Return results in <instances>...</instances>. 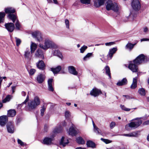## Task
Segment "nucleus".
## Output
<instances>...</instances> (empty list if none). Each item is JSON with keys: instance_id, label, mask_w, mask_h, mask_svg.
<instances>
[{"instance_id": "412c9836", "label": "nucleus", "mask_w": 149, "mask_h": 149, "mask_svg": "<svg viewBox=\"0 0 149 149\" xmlns=\"http://www.w3.org/2000/svg\"><path fill=\"white\" fill-rule=\"evenodd\" d=\"M45 79V76L42 74H40L37 76L36 80L39 83L41 84L42 83Z\"/></svg>"}, {"instance_id": "b1692460", "label": "nucleus", "mask_w": 149, "mask_h": 149, "mask_svg": "<svg viewBox=\"0 0 149 149\" xmlns=\"http://www.w3.org/2000/svg\"><path fill=\"white\" fill-rule=\"evenodd\" d=\"M61 67L60 65H58L55 68H51V70L54 74L58 73L61 70Z\"/></svg>"}, {"instance_id": "8fccbe9b", "label": "nucleus", "mask_w": 149, "mask_h": 149, "mask_svg": "<svg viewBox=\"0 0 149 149\" xmlns=\"http://www.w3.org/2000/svg\"><path fill=\"white\" fill-rule=\"evenodd\" d=\"M120 107L123 110H124L125 111H129L130 110V109L126 108L124 105H120Z\"/></svg>"}, {"instance_id": "de8ad7c7", "label": "nucleus", "mask_w": 149, "mask_h": 149, "mask_svg": "<svg viewBox=\"0 0 149 149\" xmlns=\"http://www.w3.org/2000/svg\"><path fill=\"white\" fill-rule=\"evenodd\" d=\"M94 132L98 134H101V133L100 132V130L97 127L93 128Z\"/></svg>"}, {"instance_id": "39448f33", "label": "nucleus", "mask_w": 149, "mask_h": 149, "mask_svg": "<svg viewBox=\"0 0 149 149\" xmlns=\"http://www.w3.org/2000/svg\"><path fill=\"white\" fill-rule=\"evenodd\" d=\"M134 60V63L139 65L146 63L148 61V58L146 56L142 54L138 56Z\"/></svg>"}, {"instance_id": "6e6552de", "label": "nucleus", "mask_w": 149, "mask_h": 149, "mask_svg": "<svg viewBox=\"0 0 149 149\" xmlns=\"http://www.w3.org/2000/svg\"><path fill=\"white\" fill-rule=\"evenodd\" d=\"M31 34L33 37L36 39L38 41L40 42L42 41V36L40 32L36 31L32 32Z\"/></svg>"}, {"instance_id": "680f3d73", "label": "nucleus", "mask_w": 149, "mask_h": 149, "mask_svg": "<svg viewBox=\"0 0 149 149\" xmlns=\"http://www.w3.org/2000/svg\"><path fill=\"white\" fill-rule=\"evenodd\" d=\"M53 79H49L48 81V85H52V83L53 81Z\"/></svg>"}, {"instance_id": "f8f14e48", "label": "nucleus", "mask_w": 149, "mask_h": 149, "mask_svg": "<svg viewBox=\"0 0 149 149\" xmlns=\"http://www.w3.org/2000/svg\"><path fill=\"white\" fill-rule=\"evenodd\" d=\"M102 93V92L100 90L96 88H93L90 92V94L94 97L98 96L100 94Z\"/></svg>"}, {"instance_id": "4d7b16f0", "label": "nucleus", "mask_w": 149, "mask_h": 149, "mask_svg": "<svg viewBox=\"0 0 149 149\" xmlns=\"http://www.w3.org/2000/svg\"><path fill=\"white\" fill-rule=\"evenodd\" d=\"M65 23L66 25V27L68 29H69V21L68 19L65 20Z\"/></svg>"}, {"instance_id": "a19ab883", "label": "nucleus", "mask_w": 149, "mask_h": 149, "mask_svg": "<svg viewBox=\"0 0 149 149\" xmlns=\"http://www.w3.org/2000/svg\"><path fill=\"white\" fill-rule=\"evenodd\" d=\"M5 16V14L4 12H0V23L3 22Z\"/></svg>"}, {"instance_id": "393cba45", "label": "nucleus", "mask_w": 149, "mask_h": 149, "mask_svg": "<svg viewBox=\"0 0 149 149\" xmlns=\"http://www.w3.org/2000/svg\"><path fill=\"white\" fill-rule=\"evenodd\" d=\"M24 55L25 58L28 59H30L31 57V56L29 49H26V50L24 52Z\"/></svg>"}, {"instance_id": "49530a36", "label": "nucleus", "mask_w": 149, "mask_h": 149, "mask_svg": "<svg viewBox=\"0 0 149 149\" xmlns=\"http://www.w3.org/2000/svg\"><path fill=\"white\" fill-rule=\"evenodd\" d=\"M15 39L16 40V45L17 46H18L20 44L21 41L20 39L17 37H15Z\"/></svg>"}, {"instance_id": "5fc2aeb1", "label": "nucleus", "mask_w": 149, "mask_h": 149, "mask_svg": "<svg viewBox=\"0 0 149 149\" xmlns=\"http://www.w3.org/2000/svg\"><path fill=\"white\" fill-rule=\"evenodd\" d=\"M70 112L68 111H66L65 113V116L66 118H68L70 116Z\"/></svg>"}, {"instance_id": "c03bdc74", "label": "nucleus", "mask_w": 149, "mask_h": 149, "mask_svg": "<svg viewBox=\"0 0 149 149\" xmlns=\"http://www.w3.org/2000/svg\"><path fill=\"white\" fill-rule=\"evenodd\" d=\"M81 2L85 4H89L90 3L91 0H80Z\"/></svg>"}, {"instance_id": "e433bc0d", "label": "nucleus", "mask_w": 149, "mask_h": 149, "mask_svg": "<svg viewBox=\"0 0 149 149\" xmlns=\"http://www.w3.org/2000/svg\"><path fill=\"white\" fill-rule=\"evenodd\" d=\"M106 74L110 78H111L110 69L108 66L107 65L105 67Z\"/></svg>"}, {"instance_id": "ea45409f", "label": "nucleus", "mask_w": 149, "mask_h": 149, "mask_svg": "<svg viewBox=\"0 0 149 149\" xmlns=\"http://www.w3.org/2000/svg\"><path fill=\"white\" fill-rule=\"evenodd\" d=\"M63 130V128L61 126L58 127L56 128L54 131V133H59L61 132Z\"/></svg>"}, {"instance_id": "864d4df0", "label": "nucleus", "mask_w": 149, "mask_h": 149, "mask_svg": "<svg viewBox=\"0 0 149 149\" xmlns=\"http://www.w3.org/2000/svg\"><path fill=\"white\" fill-rule=\"evenodd\" d=\"M18 143L21 146H24L25 145V144L21 140L18 139H17Z\"/></svg>"}, {"instance_id": "423d86ee", "label": "nucleus", "mask_w": 149, "mask_h": 149, "mask_svg": "<svg viewBox=\"0 0 149 149\" xmlns=\"http://www.w3.org/2000/svg\"><path fill=\"white\" fill-rule=\"evenodd\" d=\"M131 6L133 9L136 11H139L141 8V4L139 0H133Z\"/></svg>"}, {"instance_id": "09e8293b", "label": "nucleus", "mask_w": 149, "mask_h": 149, "mask_svg": "<svg viewBox=\"0 0 149 149\" xmlns=\"http://www.w3.org/2000/svg\"><path fill=\"white\" fill-rule=\"evenodd\" d=\"M45 109L46 107H44V106L42 107L41 109H40L41 115V116H42L44 115Z\"/></svg>"}, {"instance_id": "5701e85b", "label": "nucleus", "mask_w": 149, "mask_h": 149, "mask_svg": "<svg viewBox=\"0 0 149 149\" xmlns=\"http://www.w3.org/2000/svg\"><path fill=\"white\" fill-rule=\"evenodd\" d=\"M5 13L7 14L14 13L15 11V10L13 8L11 7H8L5 9Z\"/></svg>"}, {"instance_id": "f03ea898", "label": "nucleus", "mask_w": 149, "mask_h": 149, "mask_svg": "<svg viewBox=\"0 0 149 149\" xmlns=\"http://www.w3.org/2000/svg\"><path fill=\"white\" fill-rule=\"evenodd\" d=\"M141 118H137L133 119L132 121L125 126V129L127 130H131L135 129L139 127L142 123V121L140 120Z\"/></svg>"}, {"instance_id": "20e7f679", "label": "nucleus", "mask_w": 149, "mask_h": 149, "mask_svg": "<svg viewBox=\"0 0 149 149\" xmlns=\"http://www.w3.org/2000/svg\"><path fill=\"white\" fill-rule=\"evenodd\" d=\"M106 8L108 10H112L116 12L118 10V7L117 4L115 3H113L111 0H108L107 2Z\"/></svg>"}, {"instance_id": "c756f323", "label": "nucleus", "mask_w": 149, "mask_h": 149, "mask_svg": "<svg viewBox=\"0 0 149 149\" xmlns=\"http://www.w3.org/2000/svg\"><path fill=\"white\" fill-rule=\"evenodd\" d=\"M137 77H136L133 78V82L130 86V88L132 89H134L137 87Z\"/></svg>"}, {"instance_id": "37998d69", "label": "nucleus", "mask_w": 149, "mask_h": 149, "mask_svg": "<svg viewBox=\"0 0 149 149\" xmlns=\"http://www.w3.org/2000/svg\"><path fill=\"white\" fill-rule=\"evenodd\" d=\"M15 25L16 29L17 30H19L20 29L21 27V25L19 22V20L18 19H17L16 22L15 24Z\"/></svg>"}, {"instance_id": "052dcab7", "label": "nucleus", "mask_w": 149, "mask_h": 149, "mask_svg": "<svg viewBox=\"0 0 149 149\" xmlns=\"http://www.w3.org/2000/svg\"><path fill=\"white\" fill-rule=\"evenodd\" d=\"M48 89L49 91H53L54 90V88L52 87V85H48Z\"/></svg>"}, {"instance_id": "a211bd4d", "label": "nucleus", "mask_w": 149, "mask_h": 149, "mask_svg": "<svg viewBox=\"0 0 149 149\" xmlns=\"http://www.w3.org/2000/svg\"><path fill=\"white\" fill-rule=\"evenodd\" d=\"M68 70L69 72L74 75H77L78 74V72L76 71L75 68L72 66L68 67Z\"/></svg>"}, {"instance_id": "72a5a7b5", "label": "nucleus", "mask_w": 149, "mask_h": 149, "mask_svg": "<svg viewBox=\"0 0 149 149\" xmlns=\"http://www.w3.org/2000/svg\"><path fill=\"white\" fill-rule=\"evenodd\" d=\"M86 145L88 147H91L93 148L95 147V143L91 141H87L86 142Z\"/></svg>"}, {"instance_id": "7ed1b4c3", "label": "nucleus", "mask_w": 149, "mask_h": 149, "mask_svg": "<svg viewBox=\"0 0 149 149\" xmlns=\"http://www.w3.org/2000/svg\"><path fill=\"white\" fill-rule=\"evenodd\" d=\"M39 46L40 48L45 50H46L49 48L56 49L58 48L57 45L48 38L45 39L44 44H39Z\"/></svg>"}, {"instance_id": "7c9ffc66", "label": "nucleus", "mask_w": 149, "mask_h": 149, "mask_svg": "<svg viewBox=\"0 0 149 149\" xmlns=\"http://www.w3.org/2000/svg\"><path fill=\"white\" fill-rule=\"evenodd\" d=\"M137 13L134 11H132L129 16V19H131L132 20H134L137 17Z\"/></svg>"}, {"instance_id": "6ab92c4d", "label": "nucleus", "mask_w": 149, "mask_h": 149, "mask_svg": "<svg viewBox=\"0 0 149 149\" xmlns=\"http://www.w3.org/2000/svg\"><path fill=\"white\" fill-rule=\"evenodd\" d=\"M77 134V132L75 129L72 126L69 129V134L72 136H75Z\"/></svg>"}, {"instance_id": "f704fd0d", "label": "nucleus", "mask_w": 149, "mask_h": 149, "mask_svg": "<svg viewBox=\"0 0 149 149\" xmlns=\"http://www.w3.org/2000/svg\"><path fill=\"white\" fill-rule=\"evenodd\" d=\"M29 96L28 95L27 96L26 98L24 101L21 104H19L17 106V108L18 109H20L22 107V106L24 104H26L27 102L29 100Z\"/></svg>"}, {"instance_id": "2f4dec72", "label": "nucleus", "mask_w": 149, "mask_h": 149, "mask_svg": "<svg viewBox=\"0 0 149 149\" xmlns=\"http://www.w3.org/2000/svg\"><path fill=\"white\" fill-rule=\"evenodd\" d=\"M123 135L125 136L128 137H137L138 136V132H133L128 134H124Z\"/></svg>"}, {"instance_id": "f3484780", "label": "nucleus", "mask_w": 149, "mask_h": 149, "mask_svg": "<svg viewBox=\"0 0 149 149\" xmlns=\"http://www.w3.org/2000/svg\"><path fill=\"white\" fill-rule=\"evenodd\" d=\"M106 0H95L94 1V6L96 7H99L100 6L103 5Z\"/></svg>"}, {"instance_id": "e2e57ef3", "label": "nucleus", "mask_w": 149, "mask_h": 149, "mask_svg": "<svg viewBox=\"0 0 149 149\" xmlns=\"http://www.w3.org/2000/svg\"><path fill=\"white\" fill-rule=\"evenodd\" d=\"M143 125H149V120H147L144 122Z\"/></svg>"}, {"instance_id": "c9c22d12", "label": "nucleus", "mask_w": 149, "mask_h": 149, "mask_svg": "<svg viewBox=\"0 0 149 149\" xmlns=\"http://www.w3.org/2000/svg\"><path fill=\"white\" fill-rule=\"evenodd\" d=\"M76 141L79 144H84L85 143L84 140L81 137L77 138L76 139Z\"/></svg>"}, {"instance_id": "a18cd8bd", "label": "nucleus", "mask_w": 149, "mask_h": 149, "mask_svg": "<svg viewBox=\"0 0 149 149\" xmlns=\"http://www.w3.org/2000/svg\"><path fill=\"white\" fill-rule=\"evenodd\" d=\"M87 48L88 47L86 46L85 45H83L80 49V52L82 53H83Z\"/></svg>"}, {"instance_id": "473e14b6", "label": "nucleus", "mask_w": 149, "mask_h": 149, "mask_svg": "<svg viewBox=\"0 0 149 149\" xmlns=\"http://www.w3.org/2000/svg\"><path fill=\"white\" fill-rule=\"evenodd\" d=\"M53 55L57 56L61 59L63 57V56L61 52L58 50H55L54 51Z\"/></svg>"}, {"instance_id": "4be33fe9", "label": "nucleus", "mask_w": 149, "mask_h": 149, "mask_svg": "<svg viewBox=\"0 0 149 149\" xmlns=\"http://www.w3.org/2000/svg\"><path fill=\"white\" fill-rule=\"evenodd\" d=\"M69 142L68 139H65L64 137L62 136L60 142V144L63 146V147L65 146L69 143Z\"/></svg>"}, {"instance_id": "c85d7f7f", "label": "nucleus", "mask_w": 149, "mask_h": 149, "mask_svg": "<svg viewBox=\"0 0 149 149\" xmlns=\"http://www.w3.org/2000/svg\"><path fill=\"white\" fill-rule=\"evenodd\" d=\"M31 43L30 46V49L31 53L32 54L34 53L36 49L37 48V45L36 44L32 42H31Z\"/></svg>"}, {"instance_id": "9b49d317", "label": "nucleus", "mask_w": 149, "mask_h": 149, "mask_svg": "<svg viewBox=\"0 0 149 149\" xmlns=\"http://www.w3.org/2000/svg\"><path fill=\"white\" fill-rule=\"evenodd\" d=\"M6 29L10 32H12L15 29V26L13 23L10 22L6 23L5 24Z\"/></svg>"}, {"instance_id": "338daca9", "label": "nucleus", "mask_w": 149, "mask_h": 149, "mask_svg": "<svg viewBox=\"0 0 149 149\" xmlns=\"http://www.w3.org/2000/svg\"><path fill=\"white\" fill-rule=\"evenodd\" d=\"M79 1H76L73 4V5L74 6H77L78 4H79Z\"/></svg>"}, {"instance_id": "bf43d9fd", "label": "nucleus", "mask_w": 149, "mask_h": 149, "mask_svg": "<svg viewBox=\"0 0 149 149\" xmlns=\"http://www.w3.org/2000/svg\"><path fill=\"white\" fill-rule=\"evenodd\" d=\"M116 123L114 122H112L110 125V127L111 129H113L115 126Z\"/></svg>"}, {"instance_id": "0e129e2a", "label": "nucleus", "mask_w": 149, "mask_h": 149, "mask_svg": "<svg viewBox=\"0 0 149 149\" xmlns=\"http://www.w3.org/2000/svg\"><path fill=\"white\" fill-rule=\"evenodd\" d=\"M48 127L46 124H45L44 125V131L45 132H47L48 130Z\"/></svg>"}, {"instance_id": "79ce46f5", "label": "nucleus", "mask_w": 149, "mask_h": 149, "mask_svg": "<svg viewBox=\"0 0 149 149\" xmlns=\"http://www.w3.org/2000/svg\"><path fill=\"white\" fill-rule=\"evenodd\" d=\"M93 55L92 53H88L83 58V60L84 61H86L87 59H89V58L91 56Z\"/></svg>"}, {"instance_id": "1a4fd4ad", "label": "nucleus", "mask_w": 149, "mask_h": 149, "mask_svg": "<svg viewBox=\"0 0 149 149\" xmlns=\"http://www.w3.org/2000/svg\"><path fill=\"white\" fill-rule=\"evenodd\" d=\"M54 140V136L49 137H45L43 140L42 143L46 145H49L51 144L52 141Z\"/></svg>"}, {"instance_id": "6e6d98bb", "label": "nucleus", "mask_w": 149, "mask_h": 149, "mask_svg": "<svg viewBox=\"0 0 149 149\" xmlns=\"http://www.w3.org/2000/svg\"><path fill=\"white\" fill-rule=\"evenodd\" d=\"M123 97H125L127 99H130L134 98V97L132 96H130L129 95H123Z\"/></svg>"}, {"instance_id": "4468645a", "label": "nucleus", "mask_w": 149, "mask_h": 149, "mask_svg": "<svg viewBox=\"0 0 149 149\" xmlns=\"http://www.w3.org/2000/svg\"><path fill=\"white\" fill-rule=\"evenodd\" d=\"M117 50V47H113L109 49L107 57L108 58L111 59L113 57V55L115 54Z\"/></svg>"}, {"instance_id": "aec40b11", "label": "nucleus", "mask_w": 149, "mask_h": 149, "mask_svg": "<svg viewBox=\"0 0 149 149\" xmlns=\"http://www.w3.org/2000/svg\"><path fill=\"white\" fill-rule=\"evenodd\" d=\"M127 83V81L126 78H123L121 80H119L117 83L118 86H120L126 85Z\"/></svg>"}, {"instance_id": "ddd939ff", "label": "nucleus", "mask_w": 149, "mask_h": 149, "mask_svg": "<svg viewBox=\"0 0 149 149\" xmlns=\"http://www.w3.org/2000/svg\"><path fill=\"white\" fill-rule=\"evenodd\" d=\"M6 127L8 132L10 133H13L14 131L13 124L11 122H9L6 125Z\"/></svg>"}, {"instance_id": "603ef678", "label": "nucleus", "mask_w": 149, "mask_h": 149, "mask_svg": "<svg viewBox=\"0 0 149 149\" xmlns=\"http://www.w3.org/2000/svg\"><path fill=\"white\" fill-rule=\"evenodd\" d=\"M36 72V70L34 69H31L29 71V73L30 75H33Z\"/></svg>"}, {"instance_id": "a878e982", "label": "nucleus", "mask_w": 149, "mask_h": 149, "mask_svg": "<svg viewBox=\"0 0 149 149\" xmlns=\"http://www.w3.org/2000/svg\"><path fill=\"white\" fill-rule=\"evenodd\" d=\"M137 43V42L132 44L131 43L128 42L126 45L125 48L129 50L130 51H131L134 47V45Z\"/></svg>"}, {"instance_id": "3c124183", "label": "nucleus", "mask_w": 149, "mask_h": 149, "mask_svg": "<svg viewBox=\"0 0 149 149\" xmlns=\"http://www.w3.org/2000/svg\"><path fill=\"white\" fill-rule=\"evenodd\" d=\"M101 140L106 144L110 143L111 142V141H110L108 139H105L102 138H101Z\"/></svg>"}, {"instance_id": "2eb2a0df", "label": "nucleus", "mask_w": 149, "mask_h": 149, "mask_svg": "<svg viewBox=\"0 0 149 149\" xmlns=\"http://www.w3.org/2000/svg\"><path fill=\"white\" fill-rule=\"evenodd\" d=\"M8 121V117L6 116H0V125L3 126H4Z\"/></svg>"}, {"instance_id": "9d476101", "label": "nucleus", "mask_w": 149, "mask_h": 149, "mask_svg": "<svg viewBox=\"0 0 149 149\" xmlns=\"http://www.w3.org/2000/svg\"><path fill=\"white\" fill-rule=\"evenodd\" d=\"M34 56L36 58H40L42 59H44V52L41 49H38L36 50Z\"/></svg>"}, {"instance_id": "4c0bfd02", "label": "nucleus", "mask_w": 149, "mask_h": 149, "mask_svg": "<svg viewBox=\"0 0 149 149\" xmlns=\"http://www.w3.org/2000/svg\"><path fill=\"white\" fill-rule=\"evenodd\" d=\"M12 98V96L10 95H8L5 99L2 100V102L3 103H6L10 101Z\"/></svg>"}, {"instance_id": "bb28decb", "label": "nucleus", "mask_w": 149, "mask_h": 149, "mask_svg": "<svg viewBox=\"0 0 149 149\" xmlns=\"http://www.w3.org/2000/svg\"><path fill=\"white\" fill-rule=\"evenodd\" d=\"M8 17L9 19L11 20L13 23L15 22L16 20L17 19L16 15L13 13L8 14Z\"/></svg>"}, {"instance_id": "cd10ccee", "label": "nucleus", "mask_w": 149, "mask_h": 149, "mask_svg": "<svg viewBox=\"0 0 149 149\" xmlns=\"http://www.w3.org/2000/svg\"><path fill=\"white\" fill-rule=\"evenodd\" d=\"M16 114V111L14 109H10L8 111V116L9 117H13Z\"/></svg>"}, {"instance_id": "58836bf2", "label": "nucleus", "mask_w": 149, "mask_h": 149, "mask_svg": "<svg viewBox=\"0 0 149 149\" xmlns=\"http://www.w3.org/2000/svg\"><path fill=\"white\" fill-rule=\"evenodd\" d=\"M138 93L142 95L145 96L146 95L145 90L143 88H139L138 90Z\"/></svg>"}, {"instance_id": "f257e3e1", "label": "nucleus", "mask_w": 149, "mask_h": 149, "mask_svg": "<svg viewBox=\"0 0 149 149\" xmlns=\"http://www.w3.org/2000/svg\"><path fill=\"white\" fill-rule=\"evenodd\" d=\"M40 104V98L38 96L35 97L33 100L28 102L25 106V109L27 111H31L36 109Z\"/></svg>"}, {"instance_id": "69168bd1", "label": "nucleus", "mask_w": 149, "mask_h": 149, "mask_svg": "<svg viewBox=\"0 0 149 149\" xmlns=\"http://www.w3.org/2000/svg\"><path fill=\"white\" fill-rule=\"evenodd\" d=\"M149 41V39L144 38H143L141 39V42H142L143 41Z\"/></svg>"}, {"instance_id": "dca6fc26", "label": "nucleus", "mask_w": 149, "mask_h": 149, "mask_svg": "<svg viewBox=\"0 0 149 149\" xmlns=\"http://www.w3.org/2000/svg\"><path fill=\"white\" fill-rule=\"evenodd\" d=\"M36 65L38 68L41 70H44L45 66V64L42 60L39 61L36 63Z\"/></svg>"}, {"instance_id": "774afa93", "label": "nucleus", "mask_w": 149, "mask_h": 149, "mask_svg": "<svg viewBox=\"0 0 149 149\" xmlns=\"http://www.w3.org/2000/svg\"><path fill=\"white\" fill-rule=\"evenodd\" d=\"M143 31H144V32H146V33L148 32V28L146 27H144V29H143Z\"/></svg>"}, {"instance_id": "0eeeda50", "label": "nucleus", "mask_w": 149, "mask_h": 149, "mask_svg": "<svg viewBox=\"0 0 149 149\" xmlns=\"http://www.w3.org/2000/svg\"><path fill=\"white\" fill-rule=\"evenodd\" d=\"M138 65L134 63V60H133V61H130L128 68L132 72H136L138 71Z\"/></svg>"}, {"instance_id": "13d9d810", "label": "nucleus", "mask_w": 149, "mask_h": 149, "mask_svg": "<svg viewBox=\"0 0 149 149\" xmlns=\"http://www.w3.org/2000/svg\"><path fill=\"white\" fill-rule=\"evenodd\" d=\"M114 42H107L105 43V45L106 46H110L111 45H113L115 44Z\"/></svg>"}]
</instances>
